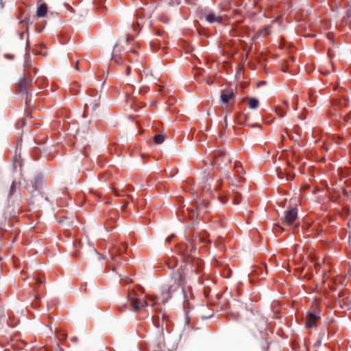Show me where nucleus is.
I'll return each mask as SVG.
<instances>
[{
  "label": "nucleus",
  "mask_w": 351,
  "mask_h": 351,
  "mask_svg": "<svg viewBox=\"0 0 351 351\" xmlns=\"http://www.w3.org/2000/svg\"><path fill=\"white\" fill-rule=\"evenodd\" d=\"M183 280V277L182 276H180L178 282H177L175 280L169 286V287L162 293V303L166 302L171 297V295L173 294V293H175L176 291H178L180 289H182Z\"/></svg>",
  "instance_id": "1"
},
{
  "label": "nucleus",
  "mask_w": 351,
  "mask_h": 351,
  "mask_svg": "<svg viewBox=\"0 0 351 351\" xmlns=\"http://www.w3.org/2000/svg\"><path fill=\"white\" fill-rule=\"evenodd\" d=\"M128 298L134 311H138L147 305V302L139 298L134 291L129 292Z\"/></svg>",
  "instance_id": "2"
},
{
  "label": "nucleus",
  "mask_w": 351,
  "mask_h": 351,
  "mask_svg": "<svg viewBox=\"0 0 351 351\" xmlns=\"http://www.w3.org/2000/svg\"><path fill=\"white\" fill-rule=\"evenodd\" d=\"M202 208V206L199 205L195 210L193 208H186L183 210L182 213L184 217H187L190 220L195 221L200 217Z\"/></svg>",
  "instance_id": "3"
},
{
  "label": "nucleus",
  "mask_w": 351,
  "mask_h": 351,
  "mask_svg": "<svg viewBox=\"0 0 351 351\" xmlns=\"http://www.w3.org/2000/svg\"><path fill=\"white\" fill-rule=\"evenodd\" d=\"M339 303L342 308L346 310L351 309V296L346 293H341L339 295Z\"/></svg>",
  "instance_id": "4"
},
{
  "label": "nucleus",
  "mask_w": 351,
  "mask_h": 351,
  "mask_svg": "<svg viewBox=\"0 0 351 351\" xmlns=\"http://www.w3.org/2000/svg\"><path fill=\"white\" fill-rule=\"evenodd\" d=\"M298 213L295 208H292L285 212V221L288 225H291L297 218Z\"/></svg>",
  "instance_id": "5"
},
{
  "label": "nucleus",
  "mask_w": 351,
  "mask_h": 351,
  "mask_svg": "<svg viewBox=\"0 0 351 351\" xmlns=\"http://www.w3.org/2000/svg\"><path fill=\"white\" fill-rule=\"evenodd\" d=\"M318 317L317 314L308 312L306 316V326L308 328L315 327Z\"/></svg>",
  "instance_id": "6"
},
{
  "label": "nucleus",
  "mask_w": 351,
  "mask_h": 351,
  "mask_svg": "<svg viewBox=\"0 0 351 351\" xmlns=\"http://www.w3.org/2000/svg\"><path fill=\"white\" fill-rule=\"evenodd\" d=\"M206 19L208 22L210 23H221L225 21V16H217L213 13H209L206 14Z\"/></svg>",
  "instance_id": "7"
},
{
  "label": "nucleus",
  "mask_w": 351,
  "mask_h": 351,
  "mask_svg": "<svg viewBox=\"0 0 351 351\" xmlns=\"http://www.w3.org/2000/svg\"><path fill=\"white\" fill-rule=\"evenodd\" d=\"M29 86V81L27 79L21 80L16 85V89L19 93H25Z\"/></svg>",
  "instance_id": "8"
},
{
  "label": "nucleus",
  "mask_w": 351,
  "mask_h": 351,
  "mask_svg": "<svg viewBox=\"0 0 351 351\" xmlns=\"http://www.w3.org/2000/svg\"><path fill=\"white\" fill-rule=\"evenodd\" d=\"M268 34H269V30L267 27H265L263 29L258 31L256 34L251 35L250 33L247 35L248 37H250L252 40H254L259 37H266Z\"/></svg>",
  "instance_id": "9"
},
{
  "label": "nucleus",
  "mask_w": 351,
  "mask_h": 351,
  "mask_svg": "<svg viewBox=\"0 0 351 351\" xmlns=\"http://www.w3.org/2000/svg\"><path fill=\"white\" fill-rule=\"evenodd\" d=\"M332 282L335 285V287L334 289H332V290H337V289H338L339 287H342L346 284L347 279L344 276H339L335 277L332 280Z\"/></svg>",
  "instance_id": "10"
},
{
  "label": "nucleus",
  "mask_w": 351,
  "mask_h": 351,
  "mask_svg": "<svg viewBox=\"0 0 351 351\" xmlns=\"http://www.w3.org/2000/svg\"><path fill=\"white\" fill-rule=\"evenodd\" d=\"M234 97V94L232 91H223L221 94V99L225 104L228 103Z\"/></svg>",
  "instance_id": "11"
},
{
  "label": "nucleus",
  "mask_w": 351,
  "mask_h": 351,
  "mask_svg": "<svg viewBox=\"0 0 351 351\" xmlns=\"http://www.w3.org/2000/svg\"><path fill=\"white\" fill-rule=\"evenodd\" d=\"M47 5L45 3H42L39 5L36 10V15L38 17H43L46 15L47 12Z\"/></svg>",
  "instance_id": "12"
},
{
  "label": "nucleus",
  "mask_w": 351,
  "mask_h": 351,
  "mask_svg": "<svg viewBox=\"0 0 351 351\" xmlns=\"http://www.w3.org/2000/svg\"><path fill=\"white\" fill-rule=\"evenodd\" d=\"M248 104L250 108L254 109L258 106V101L256 98H250L249 99Z\"/></svg>",
  "instance_id": "13"
},
{
  "label": "nucleus",
  "mask_w": 351,
  "mask_h": 351,
  "mask_svg": "<svg viewBox=\"0 0 351 351\" xmlns=\"http://www.w3.org/2000/svg\"><path fill=\"white\" fill-rule=\"evenodd\" d=\"M276 112L279 117H283L286 114V110L282 106H277L276 108Z\"/></svg>",
  "instance_id": "14"
},
{
  "label": "nucleus",
  "mask_w": 351,
  "mask_h": 351,
  "mask_svg": "<svg viewBox=\"0 0 351 351\" xmlns=\"http://www.w3.org/2000/svg\"><path fill=\"white\" fill-rule=\"evenodd\" d=\"M165 141V136L162 134H158L154 136V142L156 144H160Z\"/></svg>",
  "instance_id": "15"
},
{
  "label": "nucleus",
  "mask_w": 351,
  "mask_h": 351,
  "mask_svg": "<svg viewBox=\"0 0 351 351\" xmlns=\"http://www.w3.org/2000/svg\"><path fill=\"white\" fill-rule=\"evenodd\" d=\"M319 306V301L317 299H315L311 304V308L313 311H317Z\"/></svg>",
  "instance_id": "16"
},
{
  "label": "nucleus",
  "mask_w": 351,
  "mask_h": 351,
  "mask_svg": "<svg viewBox=\"0 0 351 351\" xmlns=\"http://www.w3.org/2000/svg\"><path fill=\"white\" fill-rule=\"evenodd\" d=\"M234 169H236L237 173H239L240 171H243V169H242L241 165L239 162L235 163Z\"/></svg>",
  "instance_id": "17"
},
{
  "label": "nucleus",
  "mask_w": 351,
  "mask_h": 351,
  "mask_svg": "<svg viewBox=\"0 0 351 351\" xmlns=\"http://www.w3.org/2000/svg\"><path fill=\"white\" fill-rule=\"evenodd\" d=\"M191 250H190V251H189L188 249H186L185 251L182 250L181 253H182L183 255H189V256H190L191 255Z\"/></svg>",
  "instance_id": "18"
},
{
  "label": "nucleus",
  "mask_w": 351,
  "mask_h": 351,
  "mask_svg": "<svg viewBox=\"0 0 351 351\" xmlns=\"http://www.w3.org/2000/svg\"><path fill=\"white\" fill-rule=\"evenodd\" d=\"M131 68L130 66H128L126 68L125 73L127 75H129L130 73Z\"/></svg>",
  "instance_id": "19"
},
{
  "label": "nucleus",
  "mask_w": 351,
  "mask_h": 351,
  "mask_svg": "<svg viewBox=\"0 0 351 351\" xmlns=\"http://www.w3.org/2000/svg\"><path fill=\"white\" fill-rule=\"evenodd\" d=\"M152 305L153 308H154L156 311L159 310V309H158V305L156 304V302H153V303H152Z\"/></svg>",
  "instance_id": "20"
},
{
  "label": "nucleus",
  "mask_w": 351,
  "mask_h": 351,
  "mask_svg": "<svg viewBox=\"0 0 351 351\" xmlns=\"http://www.w3.org/2000/svg\"><path fill=\"white\" fill-rule=\"evenodd\" d=\"M130 40H132V38L130 36H127V39H126V42L129 43L130 41Z\"/></svg>",
  "instance_id": "21"
},
{
  "label": "nucleus",
  "mask_w": 351,
  "mask_h": 351,
  "mask_svg": "<svg viewBox=\"0 0 351 351\" xmlns=\"http://www.w3.org/2000/svg\"><path fill=\"white\" fill-rule=\"evenodd\" d=\"M112 59H113L115 62H119V61H118V60H117V57H116L115 56H112Z\"/></svg>",
  "instance_id": "22"
},
{
  "label": "nucleus",
  "mask_w": 351,
  "mask_h": 351,
  "mask_svg": "<svg viewBox=\"0 0 351 351\" xmlns=\"http://www.w3.org/2000/svg\"><path fill=\"white\" fill-rule=\"evenodd\" d=\"M304 269V267H302V268H300V267H298V268H296V269H297V270L300 271H302V270H303Z\"/></svg>",
  "instance_id": "23"
},
{
  "label": "nucleus",
  "mask_w": 351,
  "mask_h": 351,
  "mask_svg": "<svg viewBox=\"0 0 351 351\" xmlns=\"http://www.w3.org/2000/svg\"><path fill=\"white\" fill-rule=\"evenodd\" d=\"M36 281H37V283H39V284H40V283H42V282H43V281H42L40 278H38V279L36 280Z\"/></svg>",
  "instance_id": "24"
},
{
  "label": "nucleus",
  "mask_w": 351,
  "mask_h": 351,
  "mask_svg": "<svg viewBox=\"0 0 351 351\" xmlns=\"http://www.w3.org/2000/svg\"><path fill=\"white\" fill-rule=\"evenodd\" d=\"M148 300L149 301H154V299L153 298H152V297L149 298Z\"/></svg>",
  "instance_id": "25"
},
{
  "label": "nucleus",
  "mask_w": 351,
  "mask_h": 351,
  "mask_svg": "<svg viewBox=\"0 0 351 351\" xmlns=\"http://www.w3.org/2000/svg\"><path fill=\"white\" fill-rule=\"evenodd\" d=\"M239 202L238 200H237V201H236V200H234V203L235 204H239Z\"/></svg>",
  "instance_id": "26"
},
{
  "label": "nucleus",
  "mask_w": 351,
  "mask_h": 351,
  "mask_svg": "<svg viewBox=\"0 0 351 351\" xmlns=\"http://www.w3.org/2000/svg\"><path fill=\"white\" fill-rule=\"evenodd\" d=\"M132 55H133V56L135 55V51H132Z\"/></svg>",
  "instance_id": "27"
},
{
  "label": "nucleus",
  "mask_w": 351,
  "mask_h": 351,
  "mask_svg": "<svg viewBox=\"0 0 351 351\" xmlns=\"http://www.w3.org/2000/svg\"><path fill=\"white\" fill-rule=\"evenodd\" d=\"M128 58H129V60H130V61H131V57H130V56L128 57Z\"/></svg>",
  "instance_id": "28"
}]
</instances>
